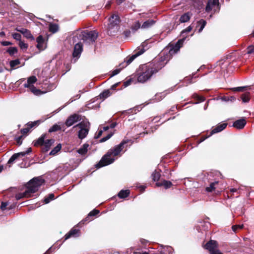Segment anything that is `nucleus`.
Listing matches in <instances>:
<instances>
[{"instance_id":"1","label":"nucleus","mask_w":254,"mask_h":254,"mask_svg":"<svg viewBox=\"0 0 254 254\" xmlns=\"http://www.w3.org/2000/svg\"><path fill=\"white\" fill-rule=\"evenodd\" d=\"M127 142V141L123 140L119 145L109 150L108 152L103 156L100 162L96 165V167L100 168L113 163L116 159L114 157L120 153L124 148V145Z\"/></svg>"},{"instance_id":"2","label":"nucleus","mask_w":254,"mask_h":254,"mask_svg":"<svg viewBox=\"0 0 254 254\" xmlns=\"http://www.w3.org/2000/svg\"><path fill=\"white\" fill-rule=\"evenodd\" d=\"M162 66L158 64H149L141 65L139 67L140 72L138 74L137 80L139 82L144 83L149 80L155 73H157Z\"/></svg>"},{"instance_id":"3","label":"nucleus","mask_w":254,"mask_h":254,"mask_svg":"<svg viewBox=\"0 0 254 254\" xmlns=\"http://www.w3.org/2000/svg\"><path fill=\"white\" fill-rule=\"evenodd\" d=\"M44 183V180L41 177L32 179L28 183L26 190L23 192L17 194L15 196L16 199L19 200L24 197L28 198L32 196V194L36 192Z\"/></svg>"},{"instance_id":"4","label":"nucleus","mask_w":254,"mask_h":254,"mask_svg":"<svg viewBox=\"0 0 254 254\" xmlns=\"http://www.w3.org/2000/svg\"><path fill=\"white\" fill-rule=\"evenodd\" d=\"M46 136V134H43L37 140L33 141L35 146H41L43 151L45 152L50 150L51 146L54 142L53 139L45 140Z\"/></svg>"},{"instance_id":"5","label":"nucleus","mask_w":254,"mask_h":254,"mask_svg":"<svg viewBox=\"0 0 254 254\" xmlns=\"http://www.w3.org/2000/svg\"><path fill=\"white\" fill-rule=\"evenodd\" d=\"M109 22L108 30L111 35H113L119 30L120 17L118 15L113 14L109 18Z\"/></svg>"},{"instance_id":"6","label":"nucleus","mask_w":254,"mask_h":254,"mask_svg":"<svg viewBox=\"0 0 254 254\" xmlns=\"http://www.w3.org/2000/svg\"><path fill=\"white\" fill-rule=\"evenodd\" d=\"M98 34L96 31H84L82 32V39L85 43L90 45L95 43Z\"/></svg>"},{"instance_id":"7","label":"nucleus","mask_w":254,"mask_h":254,"mask_svg":"<svg viewBox=\"0 0 254 254\" xmlns=\"http://www.w3.org/2000/svg\"><path fill=\"white\" fill-rule=\"evenodd\" d=\"M89 126L90 124L89 122H81L73 127H78L80 128L78 133L79 138L82 139L86 137L89 130Z\"/></svg>"},{"instance_id":"8","label":"nucleus","mask_w":254,"mask_h":254,"mask_svg":"<svg viewBox=\"0 0 254 254\" xmlns=\"http://www.w3.org/2000/svg\"><path fill=\"white\" fill-rule=\"evenodd\" d=\"M144 43H143L141 47H139L137 51H135L134 54L130 57H127L124 63H122L120 65H122V68H124L128 64H130L136 57L142 54L145 51Z\"/></svg>"},{"instance_id":"9","label":"nucleus","mask_w":254,"mask_h":254,"mask_svg":"<svg viewBox=\"0 0 254 254\" xmlns=\"http://www.w3.org/2000/svg\"><path fill=\"white\" fill-rule=\"evenodd\" d=\"M37 81V78L35 76H31L29 77L28 79L27 83L24 84V86L25 88H29L31 92L36 95H38L41 94V91L36 88L33 85Z\"/></svg>"},{"instance_id":"10","label":"nucleus","mask_w":254,"mask_h":254,"mask_svg":"<svg viewBox=\"0 0 254 254\" xmlns=\"http://www.w3.org/2000/svg\"><path fill=\"white\" fill-rule=\"evenodd\" d=\"M205 248L209 251L210 254H223L218 250L217 243L215 241H209L205 245Z\"/></svg>"},{"instance_id":"11","label":"nucleus","mask_w":254,"mask_h":254,"mask_svg":"<svg viewBox=\"0 0 254 254\" xmlns=\"http://www.w3.org/2000/svg\"><path fill=\"white\" fill-rule=\"evenodd\" d=\"M81 120L80 115L77 114H73L67 118L65 122V125L67 127H69L80 121Z\"/></svg>"},{"instance_id":"12","label":"nucleus","mask_w":254,"mask_h":254,"mask_svg":"<svg viewBox=\"0 0 254 254\" xmlns=\"http://www.w3.org/2000/svg\"><path fill=\"white\" fill-rule=\"evenodd\" d=\"M219 0H209L205 10L207 12L213 10L214 12L219 9Z\"/></svg>"},{"instance_id":"13","label":"nucleus","mask_w":254,"mask_h":254,"mask_svg":"<svg viewBox=\"0 0 254 254\" xmlns=\"http://www.w3.org/2000/svg\"><path fill=\"white\" fill-rule=\"evenodd\" d=\"M32 149L31 148H28L26 151L21 152L17 153H15L12 155V156L10 158L9 160L8 161L7 164H12L14 161L17 159L20 156H24L26 154H28L31 152Z\"/></svg>"},{"instance_id":"14","label":"nucleus","mask_w":254,"mask_h":254,"mask_svg":"<svg viewBox=\"0 0 254 254\" xmlns=\"http://www.w3.org/2000/svg\"><path fill=\"white\" fill-rule=\"evenodd\" d=\"M15 30L22 34L27 39H29L31 40H34L33 36L31 34V32L29 30L22 28L20 26L17 27Z\"/></svg>"},{"instance_id":"15","label":"nucleus","mask_w":254,"mask_h":254,"mask_svg":"<svg viewBox=\"0 0 254 254\" xmlns=\"http://www.w3.org/2000/svg\"><path fill=\"white\" fill-rule=\"evenodd\" d=\"M185 40V38H183L182 39L179 40L177 43L175 44V45L170 49L169 51V53L170 55H172L174 54H176L178 52L181 46L183 45V43Z\"/></svg>"},{"instance_id":"16","label":"nucleus","mask_w":254,"mask_h":254,"mask_svg":"<svg viewBox=\"0 0 254 254\" xmlns=\"http://www.w3.org/2000/svg\"><path fill=\"white\" fill-rule=\"evenodd\" d=\"M83 50L82 45L80 43H77L74 48V51L72 54L74 58H78Z\"/></svg>"},{"instance_id":"17","label":"nucleus","mask_w":254,"mask_h":254,"mask_svg":"<svg viewBox=\"0 0 254 254\" xmlns=\"http://www.w3.org/2000/svg\"><path fill=\"white\" fill-rule=\"evenodd\" d=\"M80 235V231L78 229H72L65 235L64 240H67L71 237H77Z\"/></svg>"},{"instance_id":"18","label":"nucleus","mask_w":254,"mask_h":254,"mask_svg":"<svg viewBox=\"0 0 254 254\" xmlns=\"http://www.w3.org/2000/svg\"><path fill=\"white\" fill-rule=\"evenodd\" d=\"M246 121L245 119H241L235 121L233 125V126L237 129H242L245 126Z\"/></svg>"},{"instance_id":"19","label":"nucleus","mask_w":254,"mask_h":254,"mask_svg":"<svg viewBox=\"0 0 254 254\" xmlns=\"http://www.w3.org/2000/svg\"><path fill=\"white\" fill-rule=\"evenodd\" d=\"M227 126V123H222L218 125L211 130V134L212 135L213 134H215L222 131Z\"/></svg>"},{"instance_id":"20","label":"nucleus","mask_w":254,"mask_h":254,"mask_svg":"<svg viewBox=\"0 0 254 254\" xmlns=\"http://www.w3.org/2000/svg\"><path fill=\"white\" fill-rule=\"evenodd\" d=\"M156 21L153 19H148L144 21L141 25V28L143 29H147L151 27L155 24Z\"/></svg>"},{"instance_id":"21","label":"nucleus","mask_w":254,"mask_h":254,"mask_svg":"<svg viewBox=\"0 0 254 254\" xmlns=\"http://www.w3.org/2000/svg\"><path fill=\"white\" fill-rule=\"evenodd\" d=\"M156 185L157 187L163 186L165 189H167L170 188L172 186V184L170 181L164 180L160 182L156 183Z\"/></svg>"},{"instance_id":"22","label":"nucleus","mask_w":254,"mask_h":254,"mask_svg":"<svg viewBox=\"0 0 254 254\" xmlns=\"http://www.w3.org/2000/svg\"><path fill=\"white\" fill-rule=\"evenodd\" d=\"M112 94L113 92H111V90L107 89L101 93L98 97L100 99H102V101H103Z\"/></svg>"},{"instance_id":"23","label":"nucleus","mask_w":254,"mask_h":254,"mask_svg":"<svg viewBox=\"0 0 254 254\" xmlns=\"http://www.w3.org/2000/svg\"><path fill=\"white\" fill-rule=\"evenodd\" d=\"M192 16V14L190 12H188L183 14L180 18V21L181 23L188 22Z\"/></svg>"},{"instance_id":"24","label":"nucleus","mask_w":254,"mask_h":254,"mask_svg":"<svg viewBox=\"0 0 254 254\" xmlns=\"http://www.w3.org/2000/svg\"><path fill=\"white\" fill-rule=\"evenodd\" d=\"M88 147L89 145L88 144L85 143L80 148L77 150V152L80 154L84 155L87 152Z\"/></svg>"},{"instance_id":"25","label":"nucleus","mask_w":254,"mask_h":254,"mask_svg":"<svg viewBox=\"0 0 254 254\" xmlns=\"http://www.w3.org/2000/svg\"><path fill=\"white\" fill-rule=\"evenodd\" d=\"M129 190H122L118 193V196L121 198H126L129 194Z\"/></svg>"},{"instance_id":"26","label":"nucleus","mask_w":254,"mask_h":254,"mask_svg":"<svg viewBox=\"0 0 254 254\" xmlns=\"http://www.w3.org/2000/svg\"><path fill=\"white\" fill-rule=\"evenodd\" d=\"M59 26L56 23H50L49 25V31L53 33L58 31Z\"/></svg>"},{"instance_id":"27","label":"nucleus","mask_w":254,"mask_h":254,"mask_svg":"<svg viewBox=\"0 0 254 254\" xmlns=\"http://www.w3.org/2000/svg\"><path fill=\"white\" fill-rule=\"evenodd\" d=\"M206 24V21L201 19L197 22V26L198 27H199L198 29V32H200L202 31L204 27L205 26Z\"/></svg>"},{"instance_id":"28","label":"nucleus","mask_w":254,"mask_h":254,"mask_svg":"<svg viewBox=\"0 0 254 254\" xmlns=\"http://www.w3.org/2000/svg\"><path fill=\"white\" fill-rule=\"evenodd\" d=\"M140 28H141V25L139 21H136L132 25L131 27V29L133 32L137 31Z\"/></svg>"},{"instance_id":"29","label":"nucleus","mask_w":254,"mask_h":254,"mask_svg":"<svg viewBox=\"0 0 254 254\" xmlns=\"http://www.w3.org/2000/svg\"><path fill=\"white\" fill-rule=\"evenodd\" d=\"M61 145L59 144L55 147H54L50 152V155H55L61 149Z\"/></svg>"},{"instance_id":"30","label":"nucleus","mask_w":254,"mask_h":254,"mask_svg":"<svg viewBox=\"0 0 254 254\" xmlns=\"http://www.w3.org/2000/svg\"><path fill=\"white\" fill-rule=\"evenodd\" d=\"M55 199V195L54 193H50L48 195V196L45 197L44 199V202L45 203L47 204L49 203L51 200Z\"/></svg>"},{"instance_id":"31","label":"nucleus","mask_w":254,"mask_h":254,"mask_svg":"<svg viewBox=\"0 0 254 254\" xmlns=\"http://www.w3.org/2000/svg\"><path fill=\"white\" fill-rule=\"evenodd\" d=\"M20 64V61L18 59L12 60L10 62V66L12 68H15L16 66Z\"/></svg>"},{"instance_id":"32","label":"nucleus","mask_w":254,"mask_h":254,"mask_svg":"<svg viewBox=\"0 0 254 254\" xmlns=\"http://www.w3.org/2000/svg\"><path fill=\"white\" fill-rule=\"evenodd\" d=\"M99 213V211L97 209H94L93 210L91 211L88 215V216L86 217L87 220H88L90 221L91 219H90V217L92 216H94L98 214Z\"/></svg>"},{"instance_id":"33","label":"nucleus","mask_w":254,"mask_h":254,"mask_svg":"<svg viewBox=\"0 0 254 254\" xmlns=\"http://www.w3.org/2000/svg\"><path fill=\"white\" fill-rule=\"evenodd\" d=\"M61 129V127L60 126L55 124L53 125L49 129V132H55Z\"/></svg>"},{"instance_id":"34","label":"nucleus","mask_w":254,"mask_h":254,"mask_svg":"<svg viewBox=\"0 0 254 254\" xmlns=\"http://www.w3.org/2000/svg\"><path fill=\"white\" fill-rule=\"evenodd\" d=\"M160 176V173L159 172H157L156 171H155L152 174V179L154 181H158Z\"/></svg>"},{"instance_id":"35","label":"nucleus","mask_w":254,"mask_h":254,"mask_svg":"<svg viewBox=\"0 0 254 254\" xmlns=\"http://www.w3.org/2000/svg\"><path fill=\"white\" fill-rule=\"evenodd\" d=\"M218 182H214L210 184L209 187L206 188V190L208 192H211L215 189V186L218 184Z\"/></svg>"},{"instance_id":"36","label":"nucleus","mask_w":254,"mask_h":254,"mask_svg":"<svg viewBox=\"0 0 254 254\" xmlns=\"http://www.w3.org/2000/svg\"><path fill=\"white\" fill-rule=\"evenodd\" d=\"M40 123V121H35L34 122L28 123L27 124V126L30 129V128H31L33 127H34L38 126Z\"/></svg>"},{"instance_id":"37","label":"nucleus","mask_w":254,"mask_h":254,"mask_svg":"<svg viewBox=\"0 0 254 254\" xmlns=\"http://www.w3.org/2000/svg\"><path fill=\"white\" fill-rule=\"evenodd\" d=\"M7 52L10 55H13L17 52V50L15 47H10L7 49Z\"/></svg>"},{"instance_id":"38","label":"nucleus","mask_w":254,"mask_h":254,"mask_svg":"<svg viewBox=\"0 0 254 254\" xmlns=\"http://www.w3.org/2000/svg\"><path fill=\"white\" fill-rule=\"evenodd\" d=\"M241 99L243 102L247 103L250 101V97L248 93L243 94L241 96Z\"/></svg>"},{"instance_id":"39","label":"nucleus","mask_w":254,"mask_h":254,"mask_svg":"<svg viewBox=\"0 0 254 254\" xmlns=\"http://www.w3.org/2000/svg\"><path fill=\"white\" fill-rule=\"evenodd\" d=\"M18 45L20 49L22 50H26L28 46L27 44L25 43L22 41H20V42H19Z\"/></svg>"},{"instance_id":"40","label":"nucleus","mask_w":254,"mask_h":254,"mask_svg":"<svg viewBox=\"0 0 254 254\" xmlns=\"http://www.w3.org/2000/svg\"><path fill=\"white\" fill-rule=\"evenodd\" d=\"M113 135V133L111 132V133H109L106 136L100 139V142H103L107 141V140L110 139L112 136Z\"/></svg>"},{"instance_id":"41","label":"nucleus","mask_w":254,"mask_h":254,"mask_svg":"<svg viewBox=\"0 0 254 254\" xmlns=\"http://www.w3.org/2000/svg\"><path fill=\"white\" fill-rule=\"evenodd\" d=\"M244 227V225L243 224L242 225H233L232 227V230L235 232H236L237 230L238 229H241L243 228Z\"/></svg>"},{"instance_id":"42","label":"nucleus","mask_w":254,"mask_h":254,"mask_svg":"<svg viewBox=\"0 0 254 254\" xmlns=\"http://www.w3.org/2000/svg\"><path fill=\"white\" fill-rule=\"evenodd\" d=\"M12 37L16 40L19 41V42H20V41H21V35L19 33H13V34H12Z\"/></svg>"},{"instance_id":"43","label":"nucleus","mask_w":254,"mask_h":254,"mask_svg":"<svg viewBox=\"0 0 254 254\" xmlns=\"http://www.w3.org/2000/svg\"><path fill=\"white\" fill-rule=\"evenodd\" d=\"M120 66H121V68H118V69H115L113 71H112V74H111V77H112L113 76H115L117 74H118L121 70V69L123 68H122V65H120Z\"/></svg>"},{"instance_id":"44","label":"nucleus","mask_w":254,"mask_h":254,"mask_svg":"<svg viewBox=\"0 0 254 254\" xmlns=\"http://www.w3.org/2000/svg\"><path fill=\"white\" fill-rule=\"evenodd\" d=\"M247 53L249 54L254 53V46H250L248 48Z\"/></svg>"},{"instance_id":"45","label":"nucleus","mask_w":254,"mask_h":254,"mask_svg":"<svg viewBox=\"0 0 254 254\" xmlns=\"http://www.w3.org/2000/svg\"><path fill=\"white\" fill-rule=\"evenodd\" d=\"M8 203L7 202H2L0 205V209L3 211L6 209V207Z\"/></svg>"},{"instance_id":"46","label":"nucleus","mask_w":254,"mask_h":254,"mask_svg":"<svg viewBox=\"0 0 254 254\" xmlns=\"http://www.w3.org/2000/svg\"><path fill=\"white\" fill-rule=\"evenodd\" d=\"M36 41L37 43H41L44 44V39L42 35H40L37 37Z\"/></svg>"},{"instance_id":"47","label":"nucleus","mask_w":254,"mask_h":254,"mask_svg":"<svg viewBox=\"0 0 254 254\" xmlns=\"http://www.w3.org/2000/svg\"><path fill=\"white\" fill-rule=\"evenodd\" d=\"M22 136H19V137H17L15 138L16 139V143H17V144L18 145H21L22 143Z\"/></svg>"},{"instance_id":"48","label":"nucleus","mask_w":254,"mask_h":254,"mask_svg":"<svg viewBox=\"0 0 254 254\" xmlns=\"http://www.w3.org/2000/svg\"><path fill=\"white\" fill-rule=\"evenodd\" d=\"M191 29L192 27H191V26H189L182 32V34H184V33H189L191 30Z\"/></svg>"},{"instance_id":"49","label":"nucleus","mask_w":254,"mask_h":254,"mask_svg":"<svg viewBox=\"0 0 254 254\" xmlns=\"http://www.w3.org/2000/svg\"><path fill=\"white\" fill-rule=\"evenodd\" d=\"M30 128L29 127H27L26 128H23L21 130V132L22 134H26L29 131Z\"/></svg>"},{"instance_id":"50","label":"nucleus","mask_w":254,"mask_h":254,"mask_svg":"<svg viewBox=\"0 0 254 254\" xmlns=\"http://www.w3.org/2000/svg\"><path fill=\"white\" fill-rule=\"evenodd\" d=\"M245 88V87L243 86V87H235L233 89V90L235 91H242L243 90V89Z\"/></svg>"},{"instance_id":"51","label":"nucleus","mask_w":254,"mask_h":254,"mask_svg":"<svg viewBox=\"0 0 254 254\" xmlns=\"http://www.w3.org/2000/svg\"><path fill=\"white\" fill-rule=\"evenodd\" d=\"M1 45L3 46H7L11 45V43L8 41H2Z\"/></svg>"},{"instance_id":"52","label":"nucleus","mask_w":254,"mask_h":254,"mask_svg":"<svg viewBox=\"0 0 254 254\" xmlns=\"http://www.w3.org/2000/svg\"><path fill=\"white\" fill-rule=\"evenodd\" d=\"M37 47L40 50H43V43H37Z\"/></svg>"},{"instance_id":"53","label":"nucleus","mask_w":254,"mask_h":254,"mask_svg":"<svg viewBox=\"0 0 254 254\" xmlns=\"http://www.w3.org/2000/svg\"><path fill=\"white\" fill-rule=\"evenodd\" d=\"M75 97H76V98H74V99L71 98L68 103H71V102H73V101L75 100L76 99H79L80 97V95L77 94L76 95Z\"/></svg>"},{"instance_id":"54","label":"nucleus","mask_w":254,"mask_h":254,"mask_svg":"<svg viewBox=\"0 0 254 254\" xmlns=\"http://www.w3.org/2000/svg\"><path fill=\"white\" fill-rule=\"evenodd\" d=\"M117 85H118V84H115L112 85L111 86V88L109 89V90H111V91L113 92V91L116 90V87H117Z\"/></svg>"},{"instance_id":"55","label":"nucleus","mask_w":254,"mask_h":254,"mask_svg":"<svg viewBox=\"0 0 254 254\" xmlns=\"http://www.w3.org/2000/svg\"><path fill=\"white\" fill-rule=\"evenodd\" d=\"M102 133H103V130H100L98 132V134H97L96 136V138H99L102 134Z\"/></svg>"},{"instance_id":"56","label":"nucleus","mask_w":254,"mask_h":254,"mask_svg":"<svg viewBox=\"0 0 254 254\" xmlns=\"http://www.w3.org/2000/svg\"><path fill=\"white\" fill-rule=\"evenodd\" d=\"M131 82V79H129L127 81H126V82H124L125 86L126 87L128 86L129 85H130Z\"/></svg>"},{"instance_id":"57","label":"nucleus","mask_w":254,"mask_h":254,"mask_svg":"<svg viewBox=\"0 0 254 254\" xmlns=\"http://www.w3.org/2000/svg\"><path fill=\"white\" fill-rule=\"evenodd\" d=\"M197 98V99L200 101V102H202L204 100V99L203 97H199L197 95H194Z\"/></svg>"},{"instance_id":"58","label":"nucleus","mask_w":254,"mask_h":254,"mask_svg":"<svg viewBox=\"0 0 254 254\" xmlns=\"http://www.w3.org/2000/svg\"><path fill=\"white\" fill-rule=\"evenodd\" d=\"M116 126V123H114L110 125V128H113Z\"/></svg>"},{"instance_id":"59","label":"nucleus","mask_w":254,"mask_h":254,"mask_svg":"<svg viewBox=\"0 0 254 254\" xmlns=\"http://www.w3.org/2000/svg\"><path fill=\"white\" fill-rule=\"evenodd\" d=\"M109 128H110V127L109 126L104 127H103L102 130L106 131V130H108Z\"/></svg>"},{"instance_id":"60","label":"nucleus","mask_w":254,"mask_h":254,"mask_svg":"<svg viewBox=\"0 0 254 254\" xmlns=\"http://www.w3.org/2000/svg\"><path fill=\"white\" fill-rule=\"evenodd\" d=\"M237 191H238V190H237V189H234H234H231L230 190V191H231V192H233V193L235 192H237Z\"/></svg>"},{"instance_id":"61","label":"nucleus","mask_w":254,"mask_h":254,"mask_svg":"<svg viewBox=\"0 0 254 254\" xmlns=\"http://www.w3.org/2000/svg\"><path fill=\"white\" fill-rule=\"evenodd\" d=\"M125 0H117V3L118 4H121Z\"/></svg>"},{"instance_id":"62","label":"nucleus","mask_w":254,"mask_h":254,"mask_svg":"<svg viewBox=\"0 0 254 254\" xmlns=\"http://www.w3.org/2000/svg\"><path fill=\"white\" fill-rule=\"evenodd\" d=\"M15 206V205H11L8 207L9 209H13Z\"/></svg>"},{"instance_id":"63","label":"nucleus","mask_w":254,"mask_h":254,"mask_svg":"<svg viewBox=\"0 0 254 254\" xmlns=\"http://www.w3.org/2000/svg\"><path fill=\"white\" fill-rule=\"evenodd\" d=\"M206 138V137H205V138H202L200 140V141H199L198 143H201V142L203 141L205 139V138Z\"/></svg>"},{"instance_id":"64","label":"nucleus","mask_w":254,"mask_h":254,"mask_svg":"<svg viewBox=\"0 0 254 254\" xmlns=\"http://www.w3.org/2000/svg\"><path fill=\"white\" fill-rule=\"evenodd\" d=\"M129 33H130V31H129L125 32V34H126V36H127L128 34H129Z\"/></svg>"}]
</instances>
